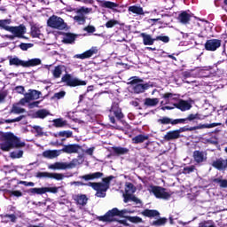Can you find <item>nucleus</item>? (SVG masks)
Listing matches in <instances>:
<instances>
[{"instance_id": "a878e982", "label": "nucleus", "mask_w": 227, "mask_h": 227, "mask_svg": "<svg viewBox=\"0 0 227 227\" xmlns=\"http://www.w3.org/2000/svg\"><path fill=\"white\" fill-rule=\"evenodd\" d=\"M74 201L79 207H86L88 205V196L86 194H77L74 197Z\"/></svg>"}, {"instance_id": "13d9d810", "label": "nucleus", "mask_w": 227, "mask_h": 227, "mask_svg": "<svg viewBox=\"0 0 227 227\" xmlns=\"http://www.w3.org/2000/svg\"><path fill=\"white\" fill-rule=\"evenodd\" d=\"M126 187V192H136V187H134L132 183H128Z\"/></svg>"}, {"instance_id": "052dcab7", "label": "nucleus", "mask_w": 227, "mask_h": 227, "mask_svg": "<svg viewBox=\"0 0 227 227\" xmlns=\"http://www.w3.org/2000/svg\"><path fill=\"white\" fill-rule=\"evenodd\" d=\"M34 130H35L37 136H43V129L40 126H33Z\"/></svg>"}, {"instance_id": "37998d69", "label": "nucleus", "mask_w": 227, "mask_h": 227, "mask_svg": "<svg viewBox=\"0 0 227 227\" xmlns=\"http://www.w3.org/2000/svg\"><path fill=\"white\" fill-rule=\"evenodd\" d=\"M63 42L64 43H74L75 42V35L66 33Z\"/></svg>"}, {"instance_id": "9d476101", "label": "nucleus", "mask_w": 227, "mask_h": 227, "mask_svg": "<svg viewBox=\"0 0 227 227\" xmlns=\"http://www.w3.org/2000/svg\"><path fill=\"white\" fill-rule=\"evenodd\" d=\"M219 125H221V123L200 124L194 127L184 126L179 128L177 129V132H179V134H182V132H192V130H198L200 129H214V127H219Z\"/></svg>"}, {"instance_id": "f03ea898", "label": "nucleus", "mask_w": 227, "mask_h": 227, "mask_svg": "<svg viewBox=\"0 0 227 227\" xmlns=\"http://www.w3.org/2000/svg\"><path fill=\"white\" fill-rule=\"evenodd\" d=\"M112 180H114V176H109L107 177L103 178L102 179L103 183L89 182V185H90V187H92V189L97 192L95 194L97 198H106V192H107V190L111 186Z\"/></svg>"}, {"instance_id": "4c0bfd02", "label": "nucleus", "mask_w": 227, "mask_h": 227, "mask_svg": "<svg viewBox=\"0 0 227 227\" xmlns=\"http://www.w3.org/2000/svg\"><path fill=\"white\" fill-rule=\"evenodd\" d=\"M128 11L131 12V13H135L136 15H145V12L141 6L132 5L129 7Z\"/></svg>"}, {"instance_id": "9b49d317", "label": "nucleus", "mask_w": 227, "mask_h": 227, "mask_svg": "<svg viewBox=\"0 0 227 227\" xmlns=\"http://www.w3.org/2000/svg\"><path fill=\"white\" fill-rule=\"evenodd\" d=\"M27 194L30 196H35V194H45V192H51V194H57L58 187H42V188H30L27 191Z\"/></svg>"}, {"instance_id": "473e14b6", "label": "nucleus", "mask_w": 227, "mask_h": 227, "mask_svg": "<svg viewBox=\"0 0 227 227\" xmlns=\"http://www.w3.org/2000/svg\"><path fill=\"white\" fill-rule=\"evenodd\" d=\"M144 106H145L146 107H155L156 106H159V98H146L144 100Z\"/></svg>"}, {"instance_id": "de8ad7c7", "label": "nucleus", "mask_w": 227, "mask_h": 227, "mask_svg": "<svg viewBox=\"0 0 227 227\" xmlns=\"http://www.w3.org/2000/svg\"><path fill=\"white\" fill-rule=\"evenodd\" d=\"M127 221L129 223H133V224H139V223H143V218L139 216H126Z\"/></svg>"}, {"instance_id": "c756f323", "label": "nucleus", "mask_w": 227, "mask_h": 227, "mask_svg": "<svg viewBox=\"0 0 227 227\" xmlns=\"http://www.w3.org/2000/svg\"><path fill=\"white\" fill-rule=\"evenodd\" d=\"M150 137L148 135L139 134L134 137L131 141L133 145H140L141 143H145V141H148Z\"/></svg>"}, {"instance_id": "8fccbe9b", "label": "nucleus", "mask_w": 227, "mask_h": 227, "mask_svg": "<svg viewBox=\"0 0 227 227\" xmlns=\"http://www.w3.org/2000/svg\"><path fill=\"white\" fill-rule=\"evenodd\" d=\"M19 185H25V187H35V183L27 181H18L14 187L17 188Z\"/></svg>"}, {"instance_id": "603ef678", "label": "nucleus", "mask_w": 227, "mask_h": 227, "mask_svg": "<svg viewBox=\"0 0 227 227\" xmlns=\"http://www.w3.org/2000/svg\"><path fill=\"white\" fill-rule=\"evenodd\" d=\"M158 123H160V125H169L171 124V118L166 116L161 117L158 119Z\"/></svg>"}, {"instance_id": "864d4df0", "label": "nucleus", "mask_w": 227, "mask_h": 227, "mask_svg": "<svg viewBox=\"0 0 227 227\" xmlns=\"http://www.w3.org/2000/svg\"><path fill=\"white\" fill-rule=\"evenodd\" d=\"M120 24V21L116 20H110L106 23V27L107 29H111V27H114V26H118Z\"/></svg>"}, {"instance_id": "4d7b16f0", "label": "nucleus", "mask_w": 227, "mask_h": 227, "mask_svg": "<svg viewBox=\"0 0 227 227\" xmlns=\"http://www.w3.org/2000/svg\"><path fill=\"white\" fill-rule=\"evenodd\" d=\"M19 47L21 51H27V49H31V47H33V43H21Z\"/></svg>"}, {"instance_id": "5fc2aeb1", "label": "nucleus", "mask_w": 227, "mask_h": 227, "mask_svg": "<svg viewBox=\"0 0 227 227\" xmlns=\"http://www.w3.org/2000/svg\"><path fill=\"white\" fill-rule=\"evenodd\" d=\"M156 42H163V43H169V36L168 35H157L155 37Z\"/></svg>"}, {"instance_id": "e433bc0d", "label": "nucleus", "mask_w": 227, "mask_h": 227, "mask_svg": "<svg viewBox=\"0 0 227 227\" xmlns=\"http://www.w3.org/2000/svg\"><path fill=\"white\" fill-rule=\"evenodd\" d=\"M66 68L64 65L56 66L52 71V75L54 79H59L61 74H63V69Z\"/></svg>"}, {"instance_id": "774afa93", "label": "nucleus", "mask_w": 227, "mask_h": 227, "mask_svg": "<svg viewBox=\"0 0 227 227\" xmlns=\"http://www.w3.org/2000/svg\"><path fill=\"white\" fill-rule=\"evenodd\" d=\"M24 98L20 100V104L24 106L25 104H28L29 99L27 98L26 94H24Z\"/></svg>"}, {"instance_id": "aec40b11", "label": "nucleus", "mask_w": 227, "mask_h": 227, "mask_svg": "<svg viewBox=\"0 0 227 227\" xmlns=\"http://www.w3.org/2000/svg\"><path fill=\"white\" fill-rule=\"evenodd\" d=\"M182 135L179 134L178 129L170 130L166 133L163 137L164 141H176V139H180Z\"/></svg>"}, {"instance_id": "49530a36", "label": "nucleus", "mask_w": 227, "mask_h": 227, "mask_svg": "<svg viewBox=\"0 0 227 227\" xmlns=\"http://www.w3.org/2000/svg\"><path fill=\"white\" fill-rule=\"evenodd\" d=\"M5 192H7V194H9V196H11V198L12 196H14V198H22V192L16 190H5Z\"/></svg>"}, {"instance_id": "a19ab883", "label": "nucleus", "mask_w": 227, "mask_h": 227, "mask_svg": "<svg viewBox=\"0 0 227 227\" xmlns=\"http://www.w3.org/2000/svg\"><path fill=\"white\" fill-rule=\"evenodd\" d=\"M51 113L45 109H41L35 112V118H40L41 120H43L44 118H47Z\"/></svg>"}, {"instance_id": "2eb2a0df", "label": "nucleus", "mask_w": 227, "mask_h": 227, "mask_svg": "<svg viewBox=\"0 0 227 227\" xmlns=\"http://www.w3.org/2000/svg\"><path fill=\"white\" fill-rule=\"evenodd\" d=\"M192 157L194 162L197 164H203V162H207V153H205L204 151H194Z\"/></svg>"}, {"instance_id": "393cba45", "label": "nucleus", "mask_w": 227, "mask_h": 227, "mask_svg": "<svg viewBox=\"0 0 227 227\" xmlns=\"http://www.w3.org/2000/svg\"><path fill=\"white\" fill-rule=\"evenodd\" d=\"M42 65V59H31L27 61L23 60V68H31L33 67H38Z\"/></svg>"}, {"instance_id": "f257e3e1", "label": "nucleus", "mask_w": 227, "mask_h": 227, "mask_svg": "<svg viewBox=\"0 0 227 227\" xmlns=\"http://www.w3.org/2000/svg\"><path fill=\"white\" fill-rule=\"evenodd\" d=\"M26 142L20 141L12 132L2 133L0 137V150L2 152H10L15 148H24Z\"/></svg>"}, {"instance_id": "dca6fc26", "label": "nucleus", "mask_w": 227, "mask_h": 227, "mask_svg": "<svg viewBox=\"0 0 227 227\" xmlns=\"http://www.w3.org/2000/svg\"><path fill=\"white\" fill-rule=\"evenodd\" d=\"M81 148L82 147L77 144H70L64 145L61 152L67 154L79 153V150H81Z\"/></svg>"}, {"instance_id": "0e129e2a", "label": "nucleus", "mask_w": 227, "mask_h": 227, "mask_svg": "<svg viewBox=\"0 0 227 227\" xmlns=\"http://www.w3.org/2000/svg\"><path fill=\"white\" fill-rule=\"evenodd\" d=\"M15 91H16V93H20V95H24L26 89L24 88V86L20 85V86L15 87Z\"/></svg>"}, {"instance_id": "ea45409f", "label": "nucleus", "mask_w": 227, "mask_h": 227, "mask_svg": "<svg viewBox=\"0 0 227 227\" xmlns=\"http://www.w3.org/2000/svg\"><path fill=\"white\" fill-rule=\"evenodd\" d=\"M214 184H218L221 187V189H226L227 188V179H223V177L214 178L212 180Z\"/></svg>"}, {"instance_id": "79ce46f5", "label": "nucleus", "mask_w": 227, "mask_h": 227, "mask_svg": "<svg viewBox=\"0 0 227 227\" xmlns=\"http://www.w3.org/2000/svg\"><path fill=\"white\" fill-rule=\"evenodd\" d=\"M22 113H26V109L19 107L16 105H13L9 112V114H22Z\"/></svg>"}, {"instance_id": "7c9ffc66", "label": "nucleus", "mask_w": 227, "mask_h": 227, "mask_svg": "<svg viewBox=\"0 0 227 227\" xmlns=\"http://www.w3.org/2000/svg\"><path fill=\"white\" fill-rule=\"evenodd\" d=\"M113 155H127L129 150L127 147L114 146L112 147Z\"/></svg>"}, {"instance_id": "f704fd0d", "label": "nucleus", "mask_w": 227, "mask_h": 227, "mask_svg": "<svg viewBox=\"0 0 227 227\" xmlns=\"http://www.w3.org/2000/svg\"><path fill=\"white\" fill-rule=\"evenodd\" d=\"M1 219H2V223H17V215L12 214V215H8V214H4V215H0Z\"/></svg>"}, {"instance_id": "0eeeda50", "label": "nucleus", "mask_w": 227, "mask_h": 227, "mask_svg": "<svg viewBox=\"0 0 227 227\" xmlns=\"http://www.w3.org/2000/svg\"><path fill=\"white\" fill-rule=\"evenodd\" d=\"M47 26L51 27V29H59V31L67 29V23H65V20L56 15H52L48 19Z\"/></svg>"}, {"instance_id": "09e8293b", "label": "nucleus", "mask_w": 227, "mask_h": 227, "mask_svg": "<svg viewBox=\"0 0 227 227\" xmlns=\"http://www.w3.org/2000/svg\"><path fill=\"white\" fill-rule=\"evenodd\" d=\"M22 155H24V151H13L10 153V157L12 159H21Z\"/></svg>"}, {"instance_id": "cd10ccee", "label": "nucleus", "mask_w": 227, "mask_h": 227, "mask_svg": "<svg viewBox=\"0 0 227 227\" xmlns=\"http://www.w3.org/2000/svg\"><path fill=\"white\" fill-rule=\"evenodd\" d=\"M140 37L143 38L144 45H153V43L156 42L155 38H152V35L146 33H141Z\"/></svg>"}, {"instance_id": "423d86ee", "label": "nucleus", "mask_w": 227, "mask_h": 227, "mask_svg": "<svg viewBox=\"0 0 227 227\" xmlns=\"http://www.w3.org/2000/svg\"><path fill=\"white\" fill-rule=\"evenodd\" d=\"M147 191L152 192L158 200H169L171 198V193L166 192V188L162 186L151 184Z\"/></svg>"}, {"instance_id": "6ab92c4d", "label": "nucleus", "mask_w": 227, "mask_h": 227, "mask_svg": "<svg viewBox=\"0 0 227 227\" xmlns=\"http://www.w3.org/2000/svg\"><path fill=\"white\" fill-rule=\"evenodd\" d=\"M194 17V14L192 13H188L187 11H183L181 13L178 15L177 19L181 24L187 25L189 22H191V19Z\"/></svg>"}, {"instance_id": "bb28decb", "label": "nucleus", "mask_w": 227, "mask_h": 227, "mask_svg": "<svg viewBox=\"0 0 227 227\" xmlns=\"http://www.w3.org/2000/svg\"><path fill=\"white\" fill-rule=\"evenodd\" d=\"M40 95H42V92L36 90H28V92L25 93V97L28 98V101L31 102V100H38L40 98Z\"/></svg>"}, {"instance_id": "bf43d9fd", "label": "nucleus", "mask_w": 227, "mask_h": 227, "mask_svg": "<svg viewBox=\"0 0 227 227\" xmlns=\"http://www.w3.org/2000/svg\"><path fill=\"white\" fill-rule=\"evenodd\" d=\"M178 123H185L184 119H170V125H178Z\"/></svg>"}, {"instance_id": "7ed1b4c3", "label": "nucleus", "mask_w": 227, "mask_h": 227, "mask_svg": "<svg viewBox=\"0 0 227 227\" xmlns=\"http://www.w3.org/2000/svg\"><path fill=\"white\" fill-rule=\"evenodd\" d=\"M12 24V19L0 20V28L4 29L5 31H9L12 33L16 38H24V35H26V26L19 25L16 27H10Z\"/></svg>"}, {"instance_id": "6e6d98bb", "label": "nucleus", "mask_w": 227, "mask_h": 227, "mask_svg": "<svg viewBox=\"0 0 227 227\" xmlns=\"http://www.w3.org/2000/svg\"><path fill=\"white\" fill-rule=\"evenodd\" d=\"M65 95H67V92L65 90H61L59 92H56L52 98H56L57 100H61V98H65Z\"/></svg>"}, {"instance_id": "c9c22d12", "label": "nucleus", "mask_w": 227, "mask_h": 227, "mask_svg": "<svg viewBox=\"0 0 227 227\" xmlns=\"http://www.w3.org/2000/svg\"><path fill=\"white\" fill-rule=\"evenodd\" d=\"M142 215H144V217H159L160 213L155 209H145L142 211Z\"/></svg>"}, {"instance_id": "412c9836", "label": "nucleus", "mask_w": 227, "mask_h": 227, "mask_svg": "<svg viewBox=\"0 0 227 227\" xmlns=\"http://www.w3.org/2000/svg\"><path fill=\"white\" fill-rule=\"evenodd\" d=\"M102 176H104V173L95 172L81 176L80 178L85 180V182H90V180H98V178H102Z\"/></svg>"}, {"instance_id": "c85d7f7f", "label": "nucleus", "mask_w": 227, "mask_h": 227, "mask_svg": "<svg viewBox=\"0 0 227 227\" xmlns=\"http://www.w3.org/2000/svg\"><path fill=\"white\" fill-rule=\"evenodd\" d=\"M10 67H24V60L19 59L18 57H8Z\"/></svg>"}, {"instance_id": "6e6552de", "label": "nucleus", "mask_w": 227, "mask_h": 227, "mask_svg": "<svg viewBox=\"0 0 227 227\" xmlns=\"http://www.w3.org/2000/svg\"><path fill=\"white\" fill-rule=\"evenodd\" d=\"M61 82H66L67 86L75 88L77 86H86V81L80 80L79 78L72 77V74H66L61 78Z\"/></svg>"}, {"instance_id": "a211bd4d", "label": "nucleus", "mask_w": 227, "mask_h": 227, "mask_svg": "<svg viewBox=\"0 0 227 227\" xmlns=\"http://www.w3.org/2000/svg\"><path fill=\"white\" fill-rule=\"evenodd\" d=\"M211 166L215 169H218V171H223L227 168V160L218 158L212 162Z\"/></svg>"}, {"instance_id": "1a4fd4ad", "label": "nucleus", "mask_w": 227, "mask_h": 227, "mask_svg": "<svg viewBox=\"0 0 227 227\" xmlns=\"http://www.w3.org/2000/svg\"><path fill=\"white\" fill-rule=\"evenodd\" d=\"M114 217H118V207H114L107 211L104 215L98 216L97 219L102 223H115L118 219Z\"/></svg>"}, {"instance_id": "680f3d73", "label": "nucleus", "mask_w": 227, "mask_h": 227, "mask_svg": "<svg viewBox=\"0 0 227 227\" xmlns=\"http://www.w3.org/2000/svg\"><path fill=\"white\" fill-rule=\"evenodd\" d=\"M198 118V114H189L188 117L183 119V120H185V123H187V121H192L194 120H196Z\"/></svg>"}, {"instance_id": "b1692460", "label": "nucleus", "mask_w": 227, "mask_h": 227, "mask_svg": "<svg viewBox=\"0 0 227 227\" xmlns=\"http://www.w3.org/2000/svg\"><path fill=\"white\" fill-rule=\"evenodd\" d=\"M77 13L79 15L74 16V20H75L79 24H84V22H86V17H84V13H88V9H84V7H82L77 11Z\"/></svg>"}, {"instance_id": "39448f33", "label": "nucleus", "mask_w": 227, "mask_h": 227, "mask_svg": "<svg viewBox=\"0 0 227 227\" xmlns=\"http://www.w3.org/2000/svg\"><path fill=\"white\" fill-rule=\"evenodd\" d=\"M131 81L129 82L132 86V90L137 95H139V93H145L148 88H150V84L148 83H141L143 82V79L134 76L130 78Z\"/></svg>"}, {"instance_id": "69168bd1", "label": "nucleus", "mask_w": 227, "mask_h": 227, "mask_svg": "<svg viewBox=\"0 0 227 227\" xmlns=\"http://www.w3.org/2000/svg\"><path fill=\"white\" fill-rule=\"evenodd\" d=\"M84 31H86L87 33H95V31H97V28H95L94 26H87L84 27Z\"/></svg>"}, {"instance_id": "c03bdc74", "label": "nucleus", "mask_w": 227, "mask_h": 227, "mask_svg": "<svg viewBox=\"0 0 227 227\" xmlns=\"http://www.w3.org/2000/svg\"><path fill=\"white\" fill-rule=\"evenodd\" d=\"M67 121H63V119H54L53 120V127H56L57 129H61L63 127H66Z\"/></svg>"}, {"instance_id": "5701e85b", "label": "nucleus", "mask_w": 227, "mask_h": 227, "mask_svg": "<svg viewBox=\"0 0 227 227\" xmlns=\"http://www.w3.org/2000/svg\"><path fill=\"white\" fill-rule=\"evenodd\" d=\"M53 137H62L61 142L67 141V139L72 137L74 136V132L71 130H63L57 133L52 134Z\"/></svg>"}, {"instance_id": "58836bf2", "label": "nucleus", "mask_w": 227, "mask_h": 227, "mask_svg": "<svg viewBox=\"0 0 227 227\" xmlns=\"http://www.w3.org/2000/svg\"><path fill=\"white\" fill-rule=\"evenodd\" d=\"M30 35L32 38H40V27H36V25H31Z\"/></svg>"}, {"instance_id": "2f4dec72", "label": "nucleus", "mask_w": 227, "mask_h": 227, "mask_svg": "<svg viewBox=\"0 0 227 227\" xmlns=\"http://www.w3.org/2000/svg\"><path fill=\"white\" fill-rule=\"evenodd\" d=\"M43 157H44V159H56V157H59V151L46 150L43 152Z\"/></svg>"}, {"instance_id": "a18cd8bd", "label": "nucleus", "mask_w": 227, "mask_h": 227, "mask_svg": "<svg viewBox=\"0 0 227 227\" xmlns=\"http://www.w3.org/2000/svg\"><path fill=\"white\" fill-rule=\"evenodd\" d=\"M166 223H168V218L166 217H162V218H159L156 221H153L151 225L152 226H164V224H166Z\"/></svg>"}, {"instance_id": "4be33fe9", "label": "nucleus", "mask_w": 227, "mask_h": 227, "mask_svg": "<svg viewBox=\"0 0 227 227\" xmlns=\"http://www.w3.org/2000/svg\"><path fill=\"white\" fill-rule=\"evenodd\" d=\"M174 106H176V109H179L180 111H189L192 106L189 101L179 99L177 103L174 104Z\"/></svg>"}, {"instance_id": "3c124183", "label": "nucleus", "mask_w": 227, "mask_h": 227, "mask_svg": "<svg viewBox=\"0 0 227 227\" xmlns=\"http://www.w3.org/2000/svg\"><path fill=\"white\" fill-rule=\"evenodd\" d=\"M196 170V166L192 165L190 167H184L183 169V174L184 175H191V173H194Z\"/></svg>"}, {"instance_id": "f8f14e48", "label": "nucleus", "mask_w": 227, "mask_h": 227, "mask_svg": "<svg viewBox=\"0 0 227 227\" xmlns=\"http://www.w3.org/2000/svg\"><path fill=\"white\" fill-rule=\"evenodd\" d=\"M77 165L75 162L71 161L69 163L67 162H59L57 161L53 164L49 165V169H74Z\"/></svg>"}, {"instance_id": "4468645a", "label": "nucleus", "mask_w": 227, "mask_h": 227, "mask_svg": "<svg viewBox=\"0 0 227 227\" xmlns=\"http://www.w3.org/2000/svg\"><path fill=\"white\" fill-rule=\"evenodd\" d=\"M36 178H54V180H63L65 175L59 173L37 172Z\"/></svg>"}, {"instance_id": "338daca9", "label": "nucleus", "mask_w": 227, "mask_h": 227, "mask_svg": "<svg viewBox=\"0 0 227 227\" xmlns=\"http://www.w3.org/2000/svg\"><path fill=\"white\" fill-rule=\"evenodd\" d=\"M127 209H122V210H120L117 208V217H127L125 216V214H127Z\"/></svg>"}, {"instance_id": "ddd939ff", "label": "nucleus", "mask_w": 227, "mask_h": 227, "mask_svg": "<svg viewBox=\"0 0 227 227\" xmlns=\"http://www.w3.org/2000/svg\"><path fill=\"white\" fill-rule=\"evenodd\" d=\"M205 50L210 52H215L219 47H221V40L219 39H209L204 44Z\"/></svg>"}, {"instance_id": "20e7f679", "label": "nucleus", "mask_w": 227, "mask_h": 227, "mask_svg": "<svg viewBox=\"0 0 227 227\" xmlns=\"http://www.w3.org/2000/svg\"><path fill=\"white\" fill-rule=\"evenodd\" d=\"M108 116L113 125H116V120H118V121H121V120L125 118V114H123V112H121V108L120 107L119 98H114L113 100Z\"/></svg>"}, {"instance_id": "e2e57ef3", "label": "nucleus", "mask_w": 227, "mask_h": 227, "mask_svg": "<svg viewBox=\"0 0 227 227\" xmlns=\"http://www.w3.org/2000/svg\"><path fill=\"white\" fill-rule=\"evenodd\" d=\"M74 184L76 185L77 187H80V186L91 187L90 183H83V182H81V181H75V182H74Z\"/></svg>"}, {"instance_id": "f3484780", "label": "nucleus", "mask_w": 227, "mask_h": 227, "mask_svg": "<svg viewBox=\"0 0 227 227\" xmlns=\"http://www.w3.org/2000/svg\"><path fill=\"white\" fill-rule=\"evenodd\" d=\"M98 49H97V47H92L82 54L74 55V58H76L77 59H88L89 58H91V56H93L94 54H98Z\"/></svg>"}, {"instance_id": "72a5a7b5", "label": "nucleus", "mask_w": 227, "mask_h": 227, "mask_svg": "<svg viewBox=\"0 0 227 227\" xmlns=\"http://www.w3.org/2000/svg\"><path fill=\"white\" fill-rule=\"evenodd\" d=\"M101 8H109V10H114L120 6L118 4L111 1L101 0L100 1Z\"/></svg>"}]
</instances>
